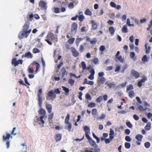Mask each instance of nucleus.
I'll list each match as a JSON object with an SVG mask.
<instances>
[{
    "instance_id": "48",
    "label": "nucleus",
    "mask_w": 152,
    "mask_h": 152,
    "mask_svg": "<svg viewBox=\"0 0 152 152\" xmlns=\"http://www.w3.org/2000/svg\"><path fill=\"white\" fill-rule=\"evenodd\" d=\"M54 116V113H51L48 115V119L49 120H52Z\"/></svg>"
},
{
    "instance_id": "44",
    "label": "nucleus",
    "mask_w": 152,
    "mask_h": 152,
    "mask_svg": "<svg viewBox=\"0 0 152 152\" xmlns=\"http://www.w3.org/2000/svg\"><path fill=\"white\" fill-rule=\"evenodd\" d=\"M86 99L88 100H90L91 99V97L90 94H86L85 95Z\"/></svg>"
},
{
    "instance_id": "64",
    "label": "nucleus",
    "mask_w": 152,
    "mask_h": 152,
    "mask_svg": "<svg viewBox=\"0 0 152 152\" xmlns=\"http://www.w3.org/2000/svg\"><path fill=\"white\" fill-rule=\"evenodd\" d=\"M107 23L110 25H112L113 24L114 22L113 20H108L107 21Z\"/></svg>"
},
{
    "instance_id": "40",
    "label": "nucleus",
    "mask_w": 152,
    "mask_h": 152,
    "mask_svg": "<svg viewBox=\"0 0 152 152\" xmlns=\"http://www.w3.org/2000/svg\"><path fill=\"white\" fill-rule=\"evenodd\" d=\"M122 31L124 33H126L128 32V30L127 28V26L124 25L122 28Z\"/></svg>"
},
{
    "instance_id": "60",
    "label": "nucleus",
    "mask_w": 152,
    "mask_h": 152,
    "mask_svg": "<svg viewBox=\"0 0 152 152\" xmlns=\"http://www.w3.org/2000/svg\"><path fill=\"white\" fill-rule=\"evenodd\" d=\"M66 124L68 125L67 128V129L69 130V132L70 131L72 128L71 124L70 123H69V124Z\"/></svg>"
},
{
    "instance_id": "9",
    "label": "nucleus",
    "mask_w": 152,
    "mask_h": 152,
    "mask_svg": "<svg viewBox=\"0 0 152 152\" xmlns=\"http://www.w3.org/2000/svg\"><path fill=\"white\" fill-rule=\"evenodd\" d=\"M86 138L88 140L90 145L94 148H95L97 146L95 142L93 140L90 136L87 137Z\"/></svg>"
},
{
    "instance_id": "59",
    "label": "nucleus",
    "mask_w": 152,
    "mask_h": 152,
    "mask_svg": "<svg viewBox=\"0 0 152 152\" xmlns=\"http://www.w3.org/2000/svg\"><path fill=\"white\" fill-rule=\"evenodd\" d=\"M125 139L127 142H130L131 140L130 137L128 136H126L125 137Z\"/></svg>"
},
{
    "instance_id": "7",
    "label": "nucleus",
    "mask_w": 152,
    "mask_h": 152,
    "mask_svg": "<svg viewBox=\"0 0 152 152\" xmlns=\"http://www.w3.org/2000/svg\"><path fill=\"white\" fill-rule=\"evenodd\" d=\"M23 61L21 59H19L17 61V58H13L12 61V64L14 65L15 66H16L19 64H22Z\"/></svg>"
},
{
    "instance_id": "1",
    "label": "nucleus",
    "mask_w": 152,
    "mask_h": 152,
    "mask_svg": "<svg viewBox=\"0 0 152 152\" xmlns=\"http://www.w3.org/2000/svg\"><path fill=\"white\" fill-rule=\"evenodd\" d=\"M42 88L40 89L38 91L37 94L38 104L40 108L38 112L39 114L41 115V116H45L46 115V112L44 109L42 108L43 102L42 96Z\"/></svg>"
},
{
    "instance_id": "36",
    "label": "nucleus",
    "mask_w": 152,
    "mask_h": 152,
    "mask_svg": "<svg viewBox=\"0 0 152 152\" xmlns=\"http://www.w3.org/2000/svg\"><path fill=\"white\" fill-rule=\"evenodd\" d=\"M134 92L133 91H131L129 93V96L131 98H132L134 96Z\"/></svg>"
},
{
    "instance_id": "53",
    "label": "nucleus",
    "mask_w": 152,
    "mask_h": 152,
    "mask_svg": "<svg viewBox=\"0 0 152 152\" xmlns=\"http://www.w3.org/2000/svg\"><path fill=\"white\" fill-rule=\"evenodd\" d=\"M54 12L58 13L60 12V9L58 7H55L54 8Z\"/></svg>"
},
{
    "instance_id": "34",
    "label": "nucleus",
    "mask_w": 152,
    "mask_h": 152,
    "mask_svg": "<svg viewBox=\"0 0 152 152\" xmlns=\"http://www.w3.org/2000/svg\"><path fill=\"white\" fill-rule=\"evenodd\" d=\"M91 113L93 115L95 116L97 114V110L95 108H94L92 110Z\"/></svg>"
},
{
    "instance_id": "8",
    "label": "nucleus",
    "mask_w": 152,
    "mask_h": 152,
    "mask_svg": "<svg viewBox=\"0 0 152 152\" xmlns=\"http://www.w3.org/2000/svg\"><path fill=\"white\" fill-rule=\"evenodd\" d=\"M67 73L66 72V70L64 67H63L61 70V71L59 73V75L61 78H63L64 76L66 75H67Z\"/></svg>"
},
{
    "instance_id": "52",
    "label": "nucleus",
    "mask_w": 152,
    "mask_h": 152,
    "mask_svg": "<svg viewBox=\"0 0 152 152\" xmlns=\"http://www.w3.org/2000/svg\"><path fill=\"white\" fill-rule=\"evenodd\" d=\"M135 56V53L133 52H131L130 53V58L132 59H133Z\"/></svg>"
},
{
    "instance_id": "14",
    "label": "nucleus",
    "mask_w": 152,
    "mask_h": 152,
    "mask_svg": "<svg viewBox=\"0 0 152 152\" xmlns=\"http://www.w3.org/2000/svg\"><path fill=\"white\" fill-rule=\"evenodd\" d=\"M39 6L44 9L46 10L47 9L46 3L44 1L41 0L39 3Z\"/></svg>"
},
{
    "instance_id": "56",
    "label": "nucleus",
    "mask_w": 152,
    "mask_h": 152,
    "mask_svg": "<svg viewBox=\"0 0 152 152\" xmlns=\"http://www.w3.org/2000/svg\"><path fill=\"white\" fill-rule=\"evenodd\" d=\"M121 66L120 65H117L115 69V72H118L121 69Z\"/></svg>"
},
{
    "instance_id": "15",
    "label": "nucleus",
    "mask_w": 152,
    "mask_h": 152,
    "mask_svg": "<svg viewBox=\"0 0 152 152\" xmlns=\"http://www.w3.org/2000/svg\"><path fill=\"white\" fill-rule=\"evenodd\" d=\"M131 74L136 78H138L140 77V75L139 73L134 69L132 70Z\"/></svg>"
},
{
    "instance_id": "28",
    "label": "nucleus",
    "mask_w": 152,
    "mask_h": 152,
    "mask_svg": "<svg viewBox=\"0 0 152 152\" xmlns=\"http://www.w3.org/2000/svg\"><path fill=\"white\" fill-rule=\"evenodd\" d=\"M133 86L132 84H129L126 87V91H129L132 90L133 89Z\"/></svg>"
},
{
    "instance_id": "17",
    "label": "nucleus",
    "mask_w": 152,
    "mask_h": 152,
    "mask_svg": "<svg viewBox=\"0 0 152 152\" xmlns=\"http://www.w3.org/2000/svg\"><path fill=\"white\" fill-rule=\"evenodd\" d=\"M91 23L92 24L91 30H95L97 29V24L93 20L91 21Z\"/></svg>"
},
{
    "instance_id": "47",
    "label": "nucleus",
    "mask_w": 152,
    "mask_h": 152,
    "mask_svg": "<svg viewBox=\"0 0 152 152\" xmlns=\"http://www.w3.org/2000/svg\"><path fill=\"white\" fill-rule=\"evenodd\" d=\"M92 61L95 64H96L98 63L99 59L97 58H95L92 60Z\"/></svg>"
},
{
    "instance_id": "13",
    "label": "nucleus",
    "mask_w": 152,
    "mask_h": 152,
    "mask_svg": "<svg viewBox=\"0 0 152 152\" xmlns=\"http://www.w3.org/2000/svg\"><path fill=\"white\" fill-rule=\"evenodd\" d=\"M71 50L73 56L75 57H77L79 55V52L74 47H71Z\"/></svg>"
},
{
    "instance_id": "19",
    "label": "nucleus",
    "mask_w": 152,
    "mask_h": 152,
    "mask_svg": "<svg viewBox=\"0 0 152 152\" xmlns=\"http://www.w3.org/2000/svg\"><path fill=\"white\" fill-rule=\"evenodd\" d=\"M83 12H79V15L78 17L79 20L81 22L83 21L85 18L84 15L83 14H81Z\"/></svg>"
},
{
    "instance_id": "22",
    "label": "nucleus",
    "mask_w": 152,
    "mask_h": 152,
    "mask_svg": "<svg viewBox=\"0 0 152 152\" xmlns=\"http://www.w3.org/2000/svg\"><path fill=\"white\" fill-rule=\"evenodd\" d=\"M45 106L46 109L48 111V112L49 113H51L52 110V106L50 104H46L45 105Z\"/></svg>"
},
{
    "instance_id": "43",
    "label": "nucleus",
    "mask_w": 152,
    "mask_h": 152,
    "mask_svg": "<svg viewBox=\"0 0 152 152\" xmlns=\"http://www.w3.org/2000/svg\"><path fill=\"white\" fill-rule=\"evenodd\" d=\"M124 145L125 148L127 149H129L130 148L131 144L129 142H126Z\"/></svg>"
},
{
    "instance_id": "4",
    "label": "nucleus",
    "mask_w": 152,
    "mask_h": 152,
    "mask_svg": "<svg viewBox=\"0 0 152 152\" xmlns=\"http://www.w3.org/2000/svg\"><path fill=\"white\" fill-rule=\"evenodd\" d=\"M78 25L75 22L73 23L71 26V32L72 34L75 35L77 32Z\"/></svg>"
},
{
    "instance_id": "30",
    "label": "nucleus",
    "mask_w": 152,
    "mask_h": 152,
    "mask_svg": "<svg viewBox=\"0 0 152 152\" xmlns=\"http://www.w3.org/2000/svg\"><path fill=\"white\" fill-rule=\"evenodd\" d=\"M151 123L150 122L147 123L146 126L145 127V129L146 130H148L151 129Z\"/></svg>"
},
{
    "instance_id": "38",
    "label": "nucleus",
    "mask_w": 152,
    "mask_h": 152,
    "mask_svg": "<svg viewBox=\"0 0 152 152\" xmlns=\"http://www.w3.org/2000/svg\"><path fill=\"white\" fill-rule=\"evenodd\" d=\"M81 65L83 69L85 70L86 67V63L84 61H82L81 62Z\"/></svg>"
},
{
    "instance_id": "57",
    "label": "nucleus",
    "mask_w": 152,
    "mask_h": 152,
    "mask_svg": "<svg viewBox=\"0 0 152 152\" xmlns=\"http://www.w3.org/2000/svg\"><path fill=\"white\" fill-rule=\"evenodd\" d=\"M33 52L34 53H39L40 52V50L38 49L35 48L33 49Z\"/></svg>"
},
{
    "instance_id": "12",
    "label": "nucleus",
    "mask_w": 152,
    "mask_h": 152,
    "mask_svg": "<svg viewBox=\"0 0 152 152\" xmlns=\"http://www.w3.org/2000/svg\"><path fill=\"white\" fill-rule=\"evenodd\" d=\"M10 137L12 138V136L11 134L8 133L6 132V135H3V139L4 141H8Z\"/></svg>"
},
{
    "instance_id": "50",
    "label": "nucleus",
    "mask_w": 152,
    "mask_h": 152,
    "mask_svg": "<svg viewBox=\"0 0 152 152\" xmlns=\"http://www.w3.org/2000/svg\"><path fill=\"white\" fill-rule=\"evenodd\" d=\"M84 49V46L82 45H81L80 46V48H79V51L81 53H82L83 52Z\"/></svg>"
},
{
    "instance_id": "21",
    "label": "nucleus",
    "mask_w": 152,
    "mask_h": 152,
    "mask_svg": "<svg viewBox=\"0 0 152 152\" xmlns=\"http://www.w3.org/2000/svg\"><path fill=\"white\" fill-rule=\"evenodd\" d=\"M147 80L146 78H144L141 79L140 81H139L137 83V86L139 87H141L142 84V83H144L145 80Z\"/></svg>"
},
{
    "instance_id": "58",
    "label": "nucleus",
    "mask_w": 152,
    "mask_h": 152,
    "mask_svg": "<svg viewBox=\"0 0 152 152\" xmlns=\"http://www.w3.org/2000/svg\"><path fill=\"white\" fill-rule=\"evenodd\" d=\"M105 49V47L104 45H101L99 48V50L101 52H103Z\"/></svg>"
},
{
    "instance_id": "25",
    "label": "nucleus",
    "mask_w": 152,
    "mask_h": 152,
    "mask_svg": "<svg viewBox=\"0 0 152 152\" xmlns=\"http://www.w3.org/2000/svg\"><path fill=\"white\" fill-rule=\"evenodd\" d=\"M105 85H107L110 88H111L112 87H114L115 84L114 83V82L111 83H108L107 82L105 83Z\"/></svg>"
},
{
    "instance_id": "55",
    "label": "nucleus",
    "mask_w": 152,
    "mask_h": 152,
    "mask_svg": "<svg viewBox=\"0 0 152 152\" xmlns=\"http://www.w3.org/2000/svg\"><path fill=\"white\" fill-rule=\"evenodd\" d=\"M68 7L69 8H73L74 7V3L73 2H71L69 4Z\"/></svg>"
},
{
    "instance_id": "6",
    "label": "nucleus",
    "mask_w": 152,
    "mask_h": 152,
    "mask_svg": "<svg viewBox=\"0 0 152 152\" xmlns=\"http://www.w3.org/2000/svg\"><path fill=\"white\" fill-rule=\"evenodd\" d=\"M52 90L49 91L47 94L48 97L50 98V99L53 101L56 98V94Z\"/></svg>"
},
{
    "instance_id": "39",
    "label": "nucleus",
    "mask_w": 152,
    "mask_h": 152,
    "mask_svg": "<svg viewBox=\"0 0 152 152\" xmlns=\"http://www.w3.org/2000/svg\"><path fill=\"white\" fill-rule=\"evenodd\" d=\"M103 99L102 96H100L98 97L96 100V102L97 103H100Z\"/></svg>"
},
{
    "instance_id": "11",
    "label": "nucleus",
    "mask_w": 152,
    "mask_h": 152,
    "mask_svg": "<svg viewBox=\"0 0 152 152\" xmlns=\"http://www.w3.org/2000/svg\"><path fill=\"white\" fill-rule=\"evenodd\" d=\"M45 117L43 116H41L39 118H37V121L39 125H44L45 122L43 119Z\"/></svg>"
},
{
    "instance_id": "33",
    "label": "nucleus",
    "mask_w": 152,
    "mask_h": 152,
    "mask_svg": "<svg viewBox=\"0 0 152 152\" xmlns=\"http://www.w3.org/2000/svg\"><path fill=\"white\" fill-rule=\"evenodd\" d=\"M70 115L69 114H67L66 118L65 121V123L66 124H67L69 123V119Z\"/></svg>"
},
{
    "instance_id": "5",
    "label": "nucleus",
    "mask_w": 152,
    "mask_h": 152,
    "mask_svg": "<svg viewBox=\"0 0 152 152\" xmlns=\"http://www.w3.org/2000/svg\"><path fill=\"white\" fill-rule=\"evenodd\" d=\"M98 77L99 79V82L102 84H104L106 81V78L103 77L104 75V73L103 72H99L98 74Z\"/></svg>"
},
{
    "instance_id": "10",
    "label": "nucleus",
    "mask_w": 152,
    "mask_h": 152,
    "mask_svg": "<svg viewBox=\"0 0 152 152\" xmlns=\"http://www.w3.org/2000/svg\"><path fill=\"white\" fill-rule=\"evenodd\" d=\"M84 130L85 132V136L86 137L90 136V130L89 128L87 126H85L83 127Z\"/></svg>"
},
{
    "instance_id": "61",
    "label": "nucleus",
    "mask_w": 152,
    "mask_h": 152,
    "mask_svg": "<svg viewBox=\"0 0 152 152\" xmlns=\"http://www.w3.org/2000/svg\"><path fill=\"white\" fill-rule=\"evenodd\" d=\"M54 93L56 94H60L61 93V91L58 88H56L54 90Z\"/></svg>"
},
{
    "instance_id": "42",
    "label": "nucleus",
    "mask_w": 152,
    "mask_h": 152,
    "mask_svg": "<svg viewBox=\"0 0 152 152\" xmlns=\"http://www.w3.org/2000/svg\"><path fill=\"white\" fill-rule=\"evenodd\" d=\"M96 105V104L93 102H91L88 104V107L91 108L93 107H95Z\"/></svg>"
},
{
    "instance_id": "46",
    "label": "nucleus",
    "mask_w": 152,
    "mask_h": 152,
    "mask_svg": "<svg viewBox=\"0 0 152 152\" xmlns=\"http://www.w3.org/2000/svg\"><path fill=\"white\" fill-rule=\"evenodd\" d=\"M68 82L71 86H73L74 85L75 81L73 79H70L69 80Z\"/></svg>"
},
{
    "instance_id": "3",
    "label": "nucleus",
    "mask_w": 152,
    "mask_h": 152,
    "mask_svg": "<svg viewBox=\"0 0 152 152\" xmlns=\"http://www.w3.org/2000/svg\"><path fill=\"white\" fill-rule=\"evenodd\" d=\"M47 39H45V40L50 45H52V41H53L54 42H56L58 41V38L54 36L53 33H50L48 34L47 35Z\"/></svg>"
},
{
    "instance_id": "24",
    "label": "nucleus",
    "mask_w": 152,
    "mask_h": 152,
    "mask_svg": "<svg viewBox=\"0 0 152 152\" xmlns=\"http://www.w3.org/2000/svg\"><path fill=\"white\" fill-rule=\"evenodd\" d=\"M109 31L112 36L115 33V29L113 26L110 27L109 28Z\"/></svg>"
},
{
    "instance_id": "37",
    "label": "nucleus",
    "mask_w": 152,
    "mask_h": 152,
    "mask_svg": "<svg viewBox=\"0 0 152 152\" xmlns=\"http://www.w3.org/2000/svg\"><path fill=\"white\" fill-rule=\"evenodd\" d=\"M145 48L146 49L145 53L146 54H148L149 53L151 49V47L150 46L147 47V44H145Z\"/></svg>"
},
{
    "instance_id": "18",
    "label": "nucleus",
    "mask_w": 152,
    "mask_h": 152,
    "mask_svg": "<svg viewBox=\"0 0 152 152\" xmlns=\"http://www.w3.org/2000/svg\"><path fill=\"white\" fill-rule=\"evenodd\" d=\"M33 17H34L37 20L39 19L40 18L39 16L37 14H35L34 15L33 14H31L29 15V19L31 20Z\"/></svg>"
},
{
    "instance_id": "49",
    "label": "nucleus",
    "mask_w": 152,
    "mask_h": 152,
    "mask_svg": "<svg viewBox=\"0 0 152 152\" xmlns=\"http://www.w3.org/2000/svg\"><path fill=\"white\" fill-rule=\"evenodd\" d=\"M127 83V82H126L125 83H122L121 84L119 85V87L124 88L125 87Z\"/></svg>"
},
{
    "instance_id": "20",
    "label": "nucleus",
    "mask_w": 152,
    "mask_h": 152,
    "mask_svg": "<svg viewBox=\"0 0 152 152\" xmlns=\"http://www.w3.org/2000/svg\"><path fill=\"white\" fill-rule=\"evenodd\" d=\"M55 138L56 142L59 141L61 139V134H56Z\"/></svg>"
},
{
    "instance_id": "45",
    "label": "nucleus",
    "mask_w": 152,
    "mask_h": 152,
    "mask_svg": "<svg viewBox=\"0 0 152 152\" xmlns=\"http://www.w3.org/2000/svg\"><path fill=\"white\" fill-rule=\"evenodd\" d=\"M94 148H91V150H94V152H100V149L98 148V147L96 146V147Z\"/></svg>"
},
{
    "instance_id": "51",
    "label": "nucleus",
    "mask_w": 152,
    "mask_h": 152,
    "mask_svg": "<svg viewBox=\"0 0 152 152\" xmlns=\"http://www.w3.org/2000/svg\"><path fill=\"white\" fill-rule=\"evenodd\" d=\"M150 145H151L150 143L148 142H146L144 143L145 147L146 148H149L150 147Z\"/></svg>"
},
{
    "instance_id": "29",
    "label": "nucleus",
    "mask_w": 152,
    "mask_h": 152,
    "mask_svg": "<svg viewBox=\"0 0 152 152\" xmlns=\"http://www.w3.org/2000/svg\"><path fill=\"white\" fill-rule=\"evenodd\" d=\"M85 14L87 15L91 16L92 15L91 12L88 9H87L86 10Z\"/></svg>"
},
{
    "instance_id": "27",
    "label": "nucleus",
    "mask_w": 152,
    "mask_h": 152,
    "mask_svg": "<svg viewBox=\"0 0 152 152\" xmlns=\"http://www.w3.org/2000/svg\"><path fill=\"white\" fill-rule=\"evenodd\" d=\"M83 38H77L76 40V44L77 46L79 45V44L80 42L83 40Z\"/></svg>"
},
{
    "instance_id": "26",
    "label": "nucleus",
    "mask_w": 152,
    "mask_h": 152,
    "mask_svg": "<svg viewBox=\"0 0 152 152\" xmlns=\"http://www.w3.org/2000/svg\"><path fill=\"white\" fill-rule=\"evenodd\" d=\"M62 88H63V90L65 91L66 93L65 95H68L69 91V89L64 86H62Z\"/></svg>"
},
{
    "instance_id": "23",
    "label": "nucleus",
    "mask_w": 152,
    "mask_h": 152,
    "mask_svg": "<svg viewBox=\"0 0 152 152\" xmlns=\"http://www.w3.org/2000/svg\"><path fill=\"white\" fill-rule=\"evenodd\" d=\"M143 138V136L140 134H137L135 136V138L138 142H140Z\"/></svg>"
},
{
    "instance_id": "63",
    "label": "nucleus",
    "mask_w": 152,
    "mask_h": 152,
    "mask_svg": "<svg viewBox=\"0 0 152 152\" xmlns=\"http://www.w3.org/2000/svg\"><path fill=\"white\" fill-rule=\"evenodd\" d=\"M126 126L130 128H131L132 127V125L130 122H126Z\"/></svg>"
},
{
    "instance_id": "62",
    "label": "nucleus",
    "mask_w": 152,
    "mask_h": 152,
    "mask_svg": "<svg viewBox=\"0 0 152 152\" xmlns=\"http://www.w3.org/2000/svg\"><path fill=\"white\" fill-rule=\"evenodd\" d=\"M133 118L136 121H138L139 119V116L136 115L134 114L133 115Z\"/></svg>"
},
{
    "instance_id": "16",
    "label": "nucleus",
    "mask_w": 152,
    "mask_h": 152,
    "mask_svg": "<svg viewBox=\"0 0 152 152\" xmlns=\"http://www.w3.org/2000/svg\"><path fill=\"white\" fill-rule=\"evenodd\" d=\"M91 73L90 75L88 76V78L89 79L93 80L94 78V75L95 74V72L94 69H93L91 70L90 72Z\"/></svg>"
},
{
    "instance_id": "35",
    "label": "nucleus",
    "mask_w": 152,
    "mask_h": 152,
    "mask_svg": "<svg viewBox=\"0 0 152 152\" xmlns=\"http://www.w3.org/2000/svg\"><path fill=\"white\" fill-rule=\"evenodd\" d=\"M115 58L121 63H123L124 62V58H122L121 56H118Z\"/></svg>"
},
{
    "instance_id": "31",
    "label": "nucleus",
    "mask_w": 152,
    "mask_h": 152,
    "mask_svg": "<svg viewBox=\"0 0 152 152\" xmlns=\"http://www.w3.org/2000/svg\"><path fill=\"white\" fill-rule=\"evenodd\" d=\"M75 38L74 37H72V38H69V39L68 40V43L70 44H72L74 41H75Z\"/></svg>"
},
{
    "instance_id": "54",
    "label": "nucleus",
    "mask_w": 152,
    "mask_h": 152,
    "mask_svg": "<svg viewBox=\"0 0 152 152\" xmlns=\"http://www.w3.org/2000/svg\"><path fill=\"white\" fill-rule=\"evenodd\" d=\"M97 41V40L96 39V38H94V40L91 41L90 42L91 44L92 45H94L96 43Z\"/></svg>"
},
{
    "instance_id": "41",
    "label": "nucleus",
    "mask_w": 152,
    "mask_h": 152,
    "mask_svg": "<svg viewBox=\"0 0 152 152\" xmlns=\"http://www.w3.org/2000/svg\"><path fill=\"white\" fill-rule=\"evenodd\" d=\"M92 135H93L94 137V138H95L96 140L97 143H99V141H100V140H99V138L97 137L95 135V134L94 133H93Z\"/></svg>"
},
{
    "instance_id": "32",
    "label": "nucleus",
    "mask_w": 152,
    "mask_h": 152,
    "mask_svg": "<svg viewBox=\"0 0 152 152\" xmlns=\"http://www.w3.org/2000/svg\"><path fill=\"white\" fill-rule=\"evenodd\" d=\"M142 61L144 62H147L148 61V59L146 55H144L142 58Z\"/></svg>"
},
{
    "instance_id": "2",
    "label": "nucleus",
    "mask_w": 152,
    "mask_h": 152,
    "mask_svg": "<svg viewBox=\"0 0 152 152\" xmlns=\"http://www.w3.org/2000/svg\"><path fill=\"white\" fill-rule=\"evenodd\" d=\"M28 25L25 24L23 26V30L20 32L18 34V37L20 39H22L24 37L26 38L28 35Z\"/></svg>"
}]
</instances>
